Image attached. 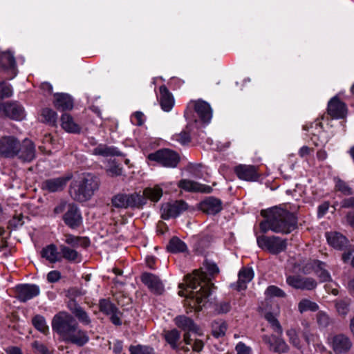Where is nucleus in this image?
I'll return each instance as SVG.
<instances>
[{"label": "nucleus", "instance_id": "nucleus-1", "mask_svg": "<svg viewBox=\"0 0 354 354\" xmlns=\"http://www.w3.org/2000/svg\"><path fill=\"white\" fill-rule=\"evenodd\" d=\"M203 266V269L205 271H194L192 274L186 276L185 283L179 286L180 288L186 286L185 291L180 290L179 295L186 297L185 304L195 311L201 310L205 306L211 293V288L214 286L208 275L213 276L219 271L214 263L206 261Z\"/></svg>", "mask_w": 354, "mask_h": 354}, {"label": "nucleus", "instance_id": "nucleus-2", "mask_svg": "<svg viewBox=\"0 0 354 354\" xmlns=\"http://www.w3.org/2000/svg\"><path fill=\"white\" fill-rule=\"evenodd\" d=\"M52 328L66 342L83 346L89 341L87 333L80 329L74 317L66 312H59L53 317Z\"/></svg>", "mask_w": 354, "mask_h": 354}, {"label": "nucleus", "instance_id": "nucleus-3", "mask_svg": "<svg viewBox=\"0 0 354 354\" xmlns=\"http://www.w3.org/2000/svg\"><path fill=\"white\" fill-rule=\"evenodd\" d=\"M261 215L266 218L259 225L263 233L272 230L276 233L288 234L297 227V218L284 209L274 207L268 211H263Z\"/></svg>", "mask_w": 354, "mask_h": 354}, {"label": "nucleus", "instance_id": "nucleus-4", "mask_svg": "<svg viewBox=\"0 0 354 354\" xmlns=\"http://www.w3.org/2000/svg\"><path fill=\"white\" fill-rule=\"evenodd\" d=\"M100 181L91 174H84L79 180L71 185V196L76 201L84 202L89 200L99 188Z\"/></svg>", "mask_w": 354, "mask_h": 354}, {"label": "nucleus", "instance_id": "nucleus-5", "mask_svg": "<svg viewBox=\"0 0 354 354\" xmlns=\"http://www.w3.org/2000/svg\"><path fill=\"white\" fill-rule=\"evenodd\" d=\"M149 199L155 201V190L147 187L144 189L142 194L140 192L132 194H118L114 196L111 200L112 205L117 208H141Z\"/></svg>", "mask_w": 354, "mask_h": 354}, {"label": "nucleus", "instance_id": "nucleus-6", "mask_svg": "<svg viewBox=\"0 0 354 354\" xmlns=\"http://www.w3.org/2000/svg\"><path fill=\"white\" fill-rule=\"evenodd\" d=\"M257 242L259 248L268 251L272 254L281 253L284 251L287 247L286 239L276 236H258L257 237Z\"/></svg>", "mask_w": 354, "mask_h": 354}, {"label": "nucleus", "instance_id": "nucleus-7", "mask_svg": "<svg viewBox=\"0 0 354 354\" xmlns=\"http://www.w3.org/2000/svg\"><path fill=\"white\" fill-rule=\"evenodd\" d=\"M36 157L35 146L32 141L24 139L21 142L19 140L15 158L22 162H30Z\"/></svg>", "mask_w": 354, "mask_h": 354}, {"label": "nucleus", "instance_id": "nucleus-8", "mask_svg": "<svg viewBox=\"0 0 354 354\" xmlns=\"http://www.w3.org/2000/svg\"><path fill=\"white\" fill-rule=\"evenodd\" d=\"M188 209L189 205L183 201H176L172 203H167L161 207V217L163 219L176 217Z\"/></svg>", "mask_w": 354, "mask_h": 354}, {"label": "nucleus", "instance_id": "nucleus-9", "mask_svg": "<svg viewBox=\"0 0 354 354\" xmlns=\"http://www.w3.org/2000/svg\"><path fill=\"white\" fill-rule=\"evenodd\" d=\"M64 223L71 229L79 227L82 223V217L77 206L68 203L67 210L62 216Z\"/></svg>", "mask_w": 354, "mask_h": 354}, {"label": "nucleus", "instance_id": "nucleus-10", "mask_svg": "<svg viewBox=\"0 0 354 354\" xmlns=\"http://www.w3.org/2000/svg\"><path fill=\"white\" fill-rule=\"evenodd\" d=\"M236 176L245 181H257L260 177L259 167L252 165H239L234 169Z\"/></svg>", "mask_w": 354, "mask_h": 354}, {"label": "nucleus", "instance_id": "nucleus-11", "mask_svg": "<svg viewBox=\"0 0 354 354\" xmlns=\"http://www.w3.org/2000/svg\"><path fill=\"white\" fill-rule=\"evenodd\" d=\"M0 115L15 120H22L25 118L24 108L17 102L0 103Z\"/></svg>", "mask_w": 354, "mask_h": 354}, {"label": "nucleus", "instance_id": "nucleus-12", "mask_svg": "<svg viewBox=\"0 0 354 354\" xmlns=\"http://www.w3.org/2000/svg\"><path fill=\"white\" fill-rule=\"evenodd\" d=\"M72 178L73 174L69 173L57 178L46 179L42 182L41 189L48 192H61Z\"/></svg>", "mask_w": 354, "mask_h": 354}, {"label": "nucleus", "instance_id": "nucleus-13", "mask_svg": "<svg viewBox=\"0 0 354 354\" xmlns=\"http://www.w3.org/2000/svg\"><path fill=\"white\" fill-rule=\"evenodd\" d=\"M19 140L12 136H3L0 138V156L14 158L16 156Z\"/></svg>", "mask_w": 354, "mask_h": 354}, {"label": "nucleus", "instance_id": "nucleus-14", "mask_svg": "<svg viewBox=\"0 0 354 354\" xmlns=\"http://www.w3.org/2000/svg\"><path fill=\"white\" fill-rule=\"evenodd\" d=\"M179 161V155L173 150L162 149L156 151V162L164 167L174 168Z\"/></svg>", "mask_w": 354, "mask_h": 354}, {"label": "nucleus", "instance_id": "nucleus-15", "mask_svg": "<svg viewBox=\"0 0 354 354\" xmlns=\"http://www.w3.org/2000/svg\"><path fill=\"white\" fill-rule=\"evenodd\" d=\"M286 283L295 289L312 290L317 287L316 281L311 277H303L299 275L288 276Z\"/></svg>", "mask_w": 354, "mask_h": 354}, {"label": "nucleus", "instance_id": "nucleus-16", "mask_svg": "<svg viewBox=\"0 0 354 354\" xmlns=\"http://www.w3.org/2000/svg\"><path fill=\"white\" fill-rule=\"evenodd\" d=\"M327 112L332 118L342 119L347 114V107L337 96H335L328 103Z\"/></svg>", "mask_w": 354, "mask_h": 354}, {"label": "nucleus", "instance_id": "nucleus-17", "mask_svg": "<svg viewBox=\"0 0 354 354\" xmlns=\"http://www.w3.org/2000/svg\"><path fill=\"white\" fill-rule=\"evenodd\" d=\"M0 71L7 73L9 79L17 75L16 62L14 55L10 52L0 53Z\"/></svg>", "mask_w": 354, "mask_h": 354}, {"label": "nucleus", "instance_id": "nucleus-18", "mask_svg": "<svg viewBox=\"0 0 354 354\" xmlns=\"http://www.w3.org/2000/svg\"><path fill=\"white\" fill-rule=\"evenodd\" d=\"M189 104L193 105L195 112L204 123H209L212 118V109L205 101L198 100L191 101Z\"/></svg>", "mask_w": 354, "mask_h": 354}, {"label": "nucleus", "instance_id": "nucleus-19", "mask_svg": "<svg viewBox=\"0 0 354 354\" xmlns=\"http://www.w3.org/2000/svg\"><path fill=\"white\" fill-rule=\"evenodd\" d=\"M17 299L21 302L27 301L39 295L38 286L34 284H22L17 286Z\"/></svg>", "mask_w": 354, "mask_h": 354}, {"label": "nucleus", "instance_id": "nucleus-20", "mask_svg": "<svg viewBox=\"0 0 354 354\" xmlns=\"http://www.w3.org/2000/svg\"><path fill=\"white\" fill-rule=\"evenodd\" d=\"M159 104L160 108L165 112L171 111L175 104V99L173 94L169 91L165 85H162L159 88Z\"/></svg>", "mask_w": 354, "mask_h": 354}, {"label": "nucleus", "instance_id": "nucleus-21", "mask_svg": "<svg viewBox=\"0 0 354 354\" xmlns=\"http://www.w3.org/2000/svg\"><path fill=\"white\" fill-rule=\"evenodd\" d=\"M178 186L186 192L208 194L212 191V188L209 185L201 184L200 183L188 179L180 180L178 183Z\"/></svg>", "mask_w": 354, "mask_h": 354}, {"label": "nucleus", "instance_id": "nucleus-22", "mask_svg": "<svg viewBox=\"0 0 354 354\" xmlns=\"http://www.w3.org/2000/svg\"><path fill=\"white\" fill-rule=\"evenodd\" d=\"M262 339L271 351L280 353H285L288 350V346L283 339L275 335H265L262 337Z\"/></svg>", "mask_w": 354, "mask_h": 354}, {"label": "nucleus", "instance_id": "nucleus-23", "mask_svg": "<svg viewBox=\"0 0 354 354\" xmlns=\"http://www.w3.org/2000/svg\"><path fill=\"white\" fill-rule=\"evenodd\" d=\"M352 347V342L348 337L343 334L335 335L332 339V348L335 353H344Z\"/></svg>", "mask_w": 354, "mask_h": 354}, {"label": "nucleus", "instance_id": "nucleus-24", "mask_svg": "<svg viewBox=\"0 0 354 354\" xmlns=\"http://www.w3.org/2000/svg\"><path fill=\"white\" fill-rule=\"evenodd\" d=\"M200 209L207 214L214 215L222 210V201L215 197H207L201 202Z\"/></svg>", "mask_w": 354, "mask_h": 354}, {"label": "nucleus", "instance_id": "nucleus-25", "mask_svg": "<svg viewBox=\"0 0 354 354\" xmlns=\"http://www.w3.org/2000/svg\"><path fill=\"white\" fill-rule=\"evenodd\" d=\"M328 243L335 249L343 250L348 245L347 238L337 232H330L326 233Z\"/></svg>", "mask_w": 354, "mask_h": 354}, {"label": "nucleus", "instance_id": "nucleus-26", "mask_svg": "<svg viewBox=\"0 0 354 354\" xmlns=\"http://www.w3.org/2000/svg\"><path fill=\"white\" fill-rule=\"evenodd\" d=\"M54 97V105L58 110H71L73 108V99L68 94L56 93Z\"/></svg>", "mask_w": 354, "mask_h": 354}, {"label": "nucleus", "instance_id": "nucleus-27", "mask_svg": "<svg viewBox=\"0 0 354 354\" xmlns=\"http://www.w3.org/2000/svg\"><path fill=\"white\" fill-rule=\"evenodd\" d=\"M238 277L236 289L239 291L245 290L247 288V283L250 282L254 277L253 270L250 268H243L239 272Z\"/></svg>", "mask_w": 354, "mask_h": 354}, {"label": "nucleus", "instance_id": "nucleus-28", "mask_svg": "<svg viewBox=\"0 0 354 354\" xmlns=\"http://www.w3.org/2000/svg\"><path fill=\"white\" fill-rule=\"evenodd\" d=\"M176 326L184 331L199 333V328L194 321L185 315H180L175 318Z\"/></svg>", "mask_w": 354, "mask_h": 354}, {"label": "nucleus", "instance_id": "nucleus-29", "mask_svg": "<svg viewBox=\"0 0 354 354\" xmlns=\"http://www.w3.org/2000/svg\"><path fill=\"white\" fill-rule=\"evenodd\" d=\"M61 126L64 130L71 133H79L81 131L80 126L68 113H64L61 116Z\"/></svg>", "mask_w": 354, "mask_h": 354}, {"label": "nucleus", "instance_id": "nucleus-30", "mask_svg": "<svg viewBox=\"0 0 354 354\" xmlns=\"http://www.w3.org/2000/svg\"><path fill=\"white\" fill-rule=\"evenodd\" d=\"M93 155L101 156L103 157L120 156L122 153L118 149L113 146L100 144L93 149Z\"/></svg>", "mask_w": 354, "mask_h": 354}, {"label": "nucleus", "instance_id": "nucleus-31", "mask_svg": "<svg viewBox=\"0 0 354 354\" xmlns=\"http://www.w3.org/2000/svg\"><path fill=\"white\" fill-rule=\"evenodd\" d=\"M41 254L43 258H45L50 263H54L61 261V256L57 252V246L54 244H50L44 248Z\"/></svg>", "mask_w": 354, "mask_h": 354}, {"label": "nucleus", "instance_id": "nucleus-32", "mask_svg": "<svg viewBox=\"0 0 354 354\" xmlns=\"http://www.w3.org/2000/svg\"><path fill=\"white\" fill-rule=\"evenodd\" d=\"M312 267L321 282H326L331 279L330 274L325 268L326 265L324 263L319 261H314Z\"/></svg>", "mask_w": 354, "mask_h": 354}, {"label": "nucleus", "instance_id": "nucleus-33", "mask_svg": "<svg viewBox=\"0 0 354 354\" xmlns=\"http://www.w3.org/2000/svg\"><path fill=\"white\" fill-rule=\"evenodd\" d=\"M64 237V242L73 248L78 246L86 248L90 244L89 239L86 237L76 236L71 234H65Z\"/></svg>", "mask_w": 354, "mask_h": 354}, {"label": "nucleus", "instance_id": "nucleus-34", "mask_svg": "<svg viewBox=\"0 0 354 354\" xmlns=\"http://www.w3.org/2000/svg\"><path fill=\"white\" fill-rule=\"evenodd\" d=\"M59 250L62 254L61 258L62 257L70 262L80 261V254L75 250L63 244L59 245Z\"/></svg>", "mask_w": 354, "mask_h": 354}, {"label": "nucleus", "instance_id": "nucleus-35", "mask_svg": "<svg viewBox=\"0 0 354 354\" xmlns=\"http://www.w3.org/2000/svg\"><path fill=\"white\" fill-rule=\"evenodd\" d=\"M167 248L168 251L172 253L184 252L187 250L186 244L176 236L170 239Z\"/></svg>", "mask_w": 354, "mask_h": 354}, {"label": "nucleus", "instance_id": "nucleus-36", "mask_svg": "<svg viewBox=\"0 0 354 354\" xmlns=\"http://www.w3.org/2000/svg\"><path fill=\"white\" fill-rule=\"evenodd\" d=\"M319 310V306L317 303L310 301L308 299H302L298 303V310L300 313H304L306 311L315 312Z\"/></svg>", "mask_w": 354, "mask_h": 354}, {"label": "nucleus", "instance_id": "nucleus-37", "mask_svg": "<svg viewBox=\"0 0 354 354\" xmlns=\"http://www.w3.org/2000/svg\"><path fill=\"white\" fill-rule=\"evenodd\" d=\"M32 324L34 327L41 332V333L46 335L49 331V328L46 324L45 318L40 315H37L32 319Z\"/></svg>", "mask_w": 354, "mask_h": 354}, {"label": "nucleus", "instance_id": "nucleus-38", "mask_svg": "<svg viewBox=\"0 0 354 354\" xmlns=\"http://www.w3.org/2000/svg\"><path fill=\"white\" fill-rule=\"evenodd\" d=\"M99 309L105 315H110L115 313L118 308L109 299H102L99 302Z\"/></svg>", "mask_w": 354, "mask_h": 354}, {"label": "nucleus", "instance_id": "nucleus-39", "mask_svg": "<svg viewBox=\"0 0 354 354\" xmlns=\"http://www.w3.org/2000/svg\"><path fill=\"white\" fill-rule=\"evenodd\" d=\"M165 339L168 342V344H170L171 347L174 349H178V342L180 339V333L176 330H171L165 332Z\"/></svg>", "mask_w": 354, "mask_h": 354}, {"label": "nucleus", "instance_id": "nucleus-40", "mask_svg": "<svg viewBox=\"0 0 354 354\" xmlns=\"http://www.w3.org/2000/svg\"><path fill=\"white\" fill-rule=\"evenodd\" d=\"M212 334L216 337L223 336L227 330V324L223 320L214 321L212 324Z\"/></svg>", "mask_w": 354, "mask_h": 354}, {"label": "nucleus", "instance_id": "nucleus-41", "mask_svg": "<svg viewBox=\"0 0 354 354\" xmlns=\"http://www.w3.org/2000/svg\"><path fill=\"white\" fill-rule=\"evenodd\" d=\"M41 116L44 122L55 126L57 122V115L53 110L46 108L42 110Z\"/></svg>", "mask_w": 354, "mask_h": 354}, {"label": "nucleus", "instance_id": "nucleus-42", "mask_svg": "<svg viewBox=\"0 0 354 354\" xmlns=\"http://www.w3.org/2000/svg\"><path fill=\"white\" fill-rule=\"evenodd\" d=\"M265 294L267 297L272 298V297H280L283 298L286 296V292L276 286H268L266 291Z\"/></svg>", "mask_w": 354, "mask_h": 354}, {"label": "nucleus", "instance_id": "nucleus-43", "mask_svg": "<svg viewBox=\"0 0 354 354\" xmlns=\"http://www.w3.org/2000/svg\"><path fill=\"white\" fill-rule=\"evenodd\" d=\"M335 189L346 196L353 194V189L348 184L339 178L335 180Z\"/></svg>", "mask_w": 354, "mask_h": 354}, {"label": "nucleus", "instance_id": "nucleus-44", "mask_svg": "<svg viewBox=\"0 0 354 354\" xmlns=\"http://www.w3.org/2000/svg\"><path fill=\"white\" fill-rule=\"evenodd\" d=\"M265 318L266 320L270 324L272 329L274 332H276L279 335H281L283 333L282 327L281 324H279L277 319L275 317V316L271 313H268L265 315Z\"/></svg>", "mask_w": 354, "mask_h": 354}, {"label": "nucleus", "instance_id": "nucleus-45", "mask_svg": "<svg viewBox=\"0 0 354 354\" xmlns=\"http://www.w3.org/2000/svg\"><path fill=\"white\" fill-rule=\"evenodd\" d=\"M141 281L151 291H155V277L153 274L145 272L141 275Z\"/></svg>", "mask_w": 354, "mask_h": 354}, {"label": "nucleus", "instance_id": "nucleus-46", "mask_svg": "<svg viewBox=\"0 0 354 354\" xmlns=\"http://www.w3.org/2000/svg\"><path fill=\"white\" fill-rule=\"evenodd\" d=\"M130 354H153V348L152 347L144 345L130 346Z\"/></svg>", "mask_w": 354, "mask_h": 354}, {"label": "nucleus", "instance_id": "nucleus-47", "mask_svg": "<svg viewBox=\"0 0 354 354\" xmlns=\"http://www.w3.org/2000/svg\"><path fill=\"white\" fill-rule=\"evenodd\" d=\"M74 315L83 325L87 326L91 322L88 313L82 308L76 309Z\"/></svg>", "mask_w": 354, "mask_h": 354}, {"label": "nucleus", "instance_id": "nucleus-48", "mask_svg": "<svg viewBox=\"0 0 354 354\" xmlns=\"http://www.w3.org/2000/svg\"><path fill=\"white\" fill-rule=\"evenodd\" d=\"M316 319L319 326L321 328H326L331 323L330 317L324 311H319L317 314Z\"/></svg>", "mask_w": 354, "mask_h": 354}, {"label": "nucleus", "instance_id": "nucleus-49", "mask_svg": "<svg viewBox=\"0 0 354 354\" xmlns=\"http://www.w3.org/2000/svg\"><path fill=\"white\" fill-rule=\"evenodd\" d=\"M322 124L318 120L313 122L308 128L304 127V129L308 131L309 134L313 136H319L322 133Z\"/></svg>", "mask_w": 354, "mask_h": 354}, {"label": "nucleus", "instance_id": "nucleus-50", "mask_svg": "<svg viewBox=\"0 0 354 354\" xmlns=\"http://www.w3.org/2000/svg\"><path fill=\"white\" fill-rule=\"evenodd\" d=\"M12 94V90L8 84L5 82H0V99L9 97Z\"/></svg>", "mask_w": 354, "mask_h": 354}, {"label": "nucleus", "instance_id": "nucleus-51", "mask_svg": "<svg viewBox=\"0 0 354 354\" xmlns=\"http://www.w3.org/2000/svg\"><path fill=\"white\" fill-rule=\"evenodd\" d=\"M68 204L66 201H59L54 207L52 213V216L55 217L62 214L66 209L67 210V205Z\"/></svg>", "mask_w": 354, "mask_h": 354}, {"label": "nucleus", "instance_id": "nucleus-52", "mask_svg": "<svg viewBox=\"0 0 354 354\" xmlns=\"http://www.w3.org/2000/svg\"><path fill=\"white\" fill-rule=\"evenodd\" d=\"M286 334L289 338V341L295 346L298 347L300 344V341L297 333V331L295 329H289L286 331Z\"/></svg>", "mask_w": 354, "mask_h": 354}, {"label": "nucleus", "instance_id": "nucleus-53", "mask_svg": "<svg viewBox=\"0 0 354 354\" xmlns=\"http://www.w3.org/2000/svg\"><path fill=\"white\" fill-rule=\"evenodd\" d=\"M106 172L111 176H118L122 174V168L116 165L114 162L110 164L109 167L106 169Z\"/></svg>", "mask_w": 354, "mask_h": 354}, {"label": "nucleus", "instance_id": "nucleus-54", "mask_svg": "<svg viewBox=\"0 0 354 354\" xmlns=\"http://www.w3.org/2000/svg\"><path fill=\"white\" fill-rule=\"evenodd\" d=\"M335 307L339 314L344 315L348 311V303L345 301H337L335 303Z\"/></svg>", "mask_w": 354, "mask_h": 354}, {"label": "nucleus", "instance_id": "nucleus-55", "mask_svg": "<svg viewBox=\"0 0 354 354\" xmlns=\"http://www.w3.org/2000/svg\"><path fill=\"white\" fill-rule=\"evenodd\" d=\"M131 122L137 126H141L144 124V114L142 112H136L131 118Z\"/></svg>", "mask_w": 354, "mask_h": 354}, {"label": "nucleus", "instance_id": "nucleus-56", "mask_svg": "<svg viewBox=\"0 0 354 354\" xmlns=\"http://www.w3.org/2000/svg\"><path fill=\"white\" fill-rule=\"evenodd\" d=\"M325 289L326 292L328 293H331L333 295H338V286L336 283L333 281L331 279L330 281H328V283L325 285Z\"/></svg>", "mask_w": 354, "mask_h": 354}, {"label": "nucleus", "instance_id": "nucleus-57", "mask_svg": "<svg viewBox=\"0 0 354 354\" xmlns=\"http://www.w3.org/2000/svg\"><path fill=\"white\" fill-rule=\"evenodd\" d=\"M24 216L22 214H15L10 221V225L14 227H18L24 224Z\"/></svg>", "mask_w": 354, "mask_h": 354}, {"label": "nucleus", "instance_id": "nucleus-58", "mask_svg": "<svg viewBox=\"0 0 354 354\" xmlns=\"http://www.w3.org/2000/svg\"><path fill=\"white\" fill-rule=\"evenodd\" d=\"M176 140L183 145H185L190 141V136L186 131H182L176 136Z\"/></svg>", "mask_w": 354, "mask_h": 354}, {"label": "nucleus", "instance_id": "nucleus-59", "mask_svg": "<svg viewBox=\"0 0 354 354\" xmlns=\"http://www.w3.org/2000/svg\"><path fill=\"white\" fill-rule=\"evenodd\" d=\"M32 347L41 354H51L48 348L44 344L39 342H35L32 344Z\"/></svg>", "mask_w": 354, "mask_h": 354}, {"label": "nucleus", "instance_id": "nucleus-60", "mask_svg": "<svg viewBox=\"0 0 354 354\" xmlns=\"http://www.w3.org/2000/svg\"><path fill=\"white\" fill-rule=\"evenodd\" d=\"M236 351L238 354H250L251 353V348L242 342H239L236 346Z\"/></svg>", "mask_w": 354, "mask_h": 354}, {"label": "nucleus", "instance_id": "nucleus-61", "mask_svg": "<svg viewBox=\"0 0 354 354\" xmlns=\"http://www.w3.org/2000/svg\"><path fill=\"white\" fill-rule=\"evenodd\" d=\"M314 152V149L310 148L308 146H303L301 147L298 151L299 156L301 158H305L307 156H310Z\"/></svg>", "mask_w": 354, "mask_h": 354}, {"label": "nucleus", "instance_id": "nucleus-62", "mask_svg": "<svg viewBox=\"0 0 354 354\" xmlns=\"http://www.w3.org/2000/svg\"><path fill=\"white\" fill-rule=\"evenodd\" d=\"M231 308L230 304L227 301L221 302L216 308V310L219 313H226L230 311Z\"/></svg>", "mask_w": 354, "mask_h": 354}, {"label": "nucleus", "instance_id": "nucleus-63", "mask_svg": "<svg viewBox=\"0 0 354 354\" xmlns=\"http://www.w3.org/2000/svg\"><path fill=\"white\" fill-rule=\"evenodd\" d=\"M61 277L60 272L57 270L50 271L47 274V279L50 283L57 282Z\"/></svg>", "mask_w": 354, "mask_h": 354}, {"label": "nucleus", "instance_id": "nucleus-64", "mask_svg": "<svg viewBox=\"0 0 354 354\" xmlns=\"http://www.w3.org/2000/svg\"><path fill=\"white\" fill-rule=\"evenodd\" d=\"M341 208H354V197L344 199L340 203Z\"/></svg>", "mask_w": 354, "mask_h": 354}]
</instances>
